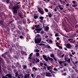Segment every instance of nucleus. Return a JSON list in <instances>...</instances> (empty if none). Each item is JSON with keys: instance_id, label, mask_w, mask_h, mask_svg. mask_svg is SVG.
Here are the masks:
<instances>
[{"instance_id": "nucleus-1", "label": "nucleus", "mask_w": 78, "mask_h": 78, "mask_svg": "<svg viewBox=\"0 0 78 78\" xmlns=\"http://www.w3.org/2000/svg\"><path fill=\"white\" fill-rule=\"evenodd\" d=\"M20 6L19 5H17L13 6V8L12 9V10L13 11V13L14 15H16L17 14V9H20Z\"/></svg>"}, {"instance_id": "nucleus-2", "label": "nucleus", "mask_w": 78, "mask_h": 78, "mask_svg": "<svg viewBox=\"0 0 78 78\" xmlns=\"http://www.w3.org/2000/svg\"><path fill=\"white\" fill-rule=\"evenodd\" d=\"M35 27L37 28L35 29V30L37 31H40L41 30V29L40 28V26L39 25H37V26L36 25H35Z\"/></svg>"}, {"instance_id": "nucleus-3", "label": "nucleus", "mask_w": 78, "mask_h": 78, "mask_svg": "<svg viewBox=\"0 0 78 78\" xmlns=\"http://www.w3.org/2000/svg\"><path fill=\"white\" fill-rule=\"evenodd\" d=\"M41 41V38H37V39H35V43L36 44H39Z\"/></svg>"}, {"instance_id": "nucleus-4", "label": "nucleus", "mask_w": 78, "mask_h": 78, "mask_svg": "<svg viewBox=\"0 0 78 78\" xmlns=\"http://www.w3.org/2000/svg\"><path fill=\"white\" fill-rule=\"evenodd\" d=\"M42 57H43V58L45 59V61H46V62L48 61V57H49V56L47 57V56L45 55H43Z\"/></svg>"}, {"instance_id": "nucleus-5", "label": "nucleus", "mask_w": 78, "mask_h": 78, "mask_svg": "<svg viewBox=\"0 0 78 78\" xmlns=\"http://www.w3.org/2000/svg\"><path fill=\"white\" fill-rule=\"evenodd\" d=\"M33 53H30V55L29 57L28 58V61H30V62H31V61L30 60L32 59V55H33Z\"/></svg>"}, {"instance_id": "nucleus-6", "label": "nucleus", "mask_w": 78, "mask_h": 78, "mask_svg": "<svg viewBox=\"0 0 78 78\" xmlns=\"http://www.w3.org/2000/svg\"><path fill=\"white\" fill-rule=\"evenodd\" d=\"M72 47V45L70 44L69 43L67 44V45L66 46V48H71Z\"/></svg>"}, {"instance_id": "nucleus-7", "label": "nucleus", "mask_w": 78, "mask_h": 78, "mask_svg": "<svg viewBox=\"0 0 78 78\" xmlns=\"http://www.w3.org/2000/svg\"><path fill=\"white\" fill-rule=\"evenodd\" d=\"M46 76H51L52 75L51 73H46Z\"/></svg>"}, {"instance_id": "nucleus-8", "label": "nucleus", "mask_w": 78, "mask_h": 78, "mask_svg": "<svg viewBox=\"0 0 78 78\" xmlns=\"http://www.w3.org/2000/svg\"><path fill=\"white\" fill-rule=\"evenodd\" d=\"M30 75L29 74H26L25 75L24 78H31V77H29Z\"/></svg>"}, {"instance_id": "nucleus-9", "label": "nucleus", "mask_w": 78, "mask_h": 78, "mask_svg": "<svg viewBox=\"0 0 78 78\" xmlns=\"http://www.w3.org/2000/svg\"><path fill=\"white\" fill-rule=\"evenodd\" d=\"M59 44V43L58 42L56 43V46L57 47H58V48H59L60 49H62V47H61V46H60L58 45Z\"/></svg>"}, {"instance_id": "nucleus-10", "label": "nucleus", "mask_w": 78, "mask_h": 78, "mask_svg": "<svg viewBox=\"0 0 78 78\" xmlns=\"http://www.w3.org/2000/svg\"><path fill=\"white\" fill-rule=\"evenodd\" d=\"M38 11L41 14H44V12H43V11L41 10L40 8H38Z\"/></svg>"}, {"instance_id": "nucleus-11", "label": "nucleus", "mask_w": 78, "mask_h": 78, "mask_svg": "<svg viewBox=\"0 0 78 78\" xmlns=\"http://www.w3.org/2000/svg\"><path fill=\"white\" fill-rule=\"evenodd\" d=\"M40 51L38 49L34 50V52H39Z\"/></svg>"}, {"instance_id": "nucleus-12", "label": "nucleus", "mask_w": 78, "mask_h": 78, "mask_svg": "<svg viewBox=\"0 0 78 78\" xmlns=\"http://www.w3.org/2000/svg\"><path fill=\"white\" fill-rule=\"evenodd\" d=\"M46 67H47V70H50V69H51V66H47Z\"/></svg>"}, {"instance_id": "nucleus-13", "label": "nucleus", "mask_w": 78, "mask_h": 78, "mask_svg": "<svg viewBox=\"0 0 78 78\" xmlns=\"http://www.w3.org/2000/svg\"><path fill=\"white\" fill-rule=\"evenodd\" d=\"M49 71L50 72H51V73H55V72H54V71H53L51 70H49Z\"/></svg>"}, {"instance_id": "nucleus-14", "label": "nucleus", "mask_w": 78, "mask_h": 78, "mask_svg": "<svg viewBox=\"0 0 78 78\" xmlns=\"http://www.w3.org/2000/svg\"><path fill=\"white\" fill-rule=\"evenodd\" d=\"M48 59H49V60H51V61H53V59L52 58H50L49 57H48Z\"/></svg>"}, {"instance_id": "nucleus-15", "label": "nucleus", "mask_w": 78, "mask_h": 78, "mask_svg": "<svg viewBox=\"0 0 78 78\" xmlns=\"http://www.w3.org/2000/svg\"><path fill=\"white\" fill-rule=\"evenodd\" d=\"M6 76L10 78L11 77V75L10 74H7L6 75Z\"/></svg>"}, {"instance_id": "nucleus-16", "label": "nucleus", "mask_w": 78, "mask_h": 78, "mask_svg": "<svg viewBox=\"0 0 78 78\" xmlns=\"http://www.w3.org/2000/svg\"><path fill=\"white\" fill-rule=\"evenodd\" d=\"M32 69L33 70H36V71L37 70V68H36V67H33V68H32Z\"/></svg>"}, {"instance_id": "nucleus-17", "label": "nucleus", "mask_w": 78, "mask_h": 78, "mask_svg": "<svg viewBox=\"0 0 78 78\" xmlns=\"http://www.w3.org/2000/svg\"><path fill=\"white\" fill-rule=\"evenodd\" d=\"M23 68L24 69H25L27 68V66L25 65H23Z\"/></svg>"}, {"instance_id": "nucleus-18", "label": "nucleus", "mask_w": 78, "mask_h": 78, "mask_svg": "<svg viewBox=\"0 0 78 78\" xmlns=\"http://www.w3.org/2000/svg\"><path fill=\"white\" fill-rule=\"evenodd\" d=\"M45 30H48L49 29V27H48V26H46V27H45Z\"/></svg>"}, {"instance_id": "nucleus-19", "label": "nucleus", "mask_w": 78, "mask_h": 78, "mask_svg": "<svg viewBox=\"0 0 78 78\" xmlns=\"http://www.w3.org/2000/svg\"><path fill=\"white\" fill-rule=\"evenodd\" d=\"M36 60H37V61H36V63H38L39 62V60L37 58H36Z\"/></svg>"}, {"instance_id": "nucleus-20", "label": "nucleus", "mask_w": 78, "mask_h": 78, "mask_svg": "<svg viewBox=\"0 0 78 78\" xmlns=\"http://www.w3.org/2000/svg\"><path fill=\"white\" fill-rule=\"evenodd\" d=\"M49 17H51L52 16L51 14L50 13H49V14H48Z\"/></svg>"}, {"instance_id": "nucleus-21", "label": "nucleus", "mask_w": 78, "mask_h": 78, "mask_svg": "<svg viewBox=\"0 0 78 78\" xmlns=\"http://www.w3.org/2000/svg\"><path fill=\"white\" fill-rule=\"evenodd\" d=\"M38 16H34V18L35 19H37Z\"/></svg>"}, {"instance_id": "nucleus-22", "label": "nucleus", "mask_w": 78, "mask_h": 78, "mask_svg": "<svg viewBox=\"0 0 78 78\" xmlns=\"http://www.w3.org/2000/svg\"><path fill=\"white\" fill-rule=\"evenodd\" d=\"M40 19L41 20H42L44 18V17L42 16L40 17H39Z\"/></svg>"}, {"instance_id": "nucleus-23", "label": "nucleus", "mask_w": 78, "mask_h": 78, "mask_svg": "<svg viewBox=\"0 0 78 78\" xmlns=\"http://www.w3.org/2000/svg\"><path fill=\"white\" fill-rule=\"evenodd\" d=\"M50 56H51V58H53L54 57V55L53 54H52Z\"/></svg>"}, {"instance_id": "nucleus-24", "label": "nucleus", "mask_w": 78, "mask_h": 78, "mask_svg": "<svg viewBox=\"0 0 78 78\" xmlns=\"http://www.w3.org/2000/svg\"><path fill=\"white\" fill-rule=\"evenodd\" d=\"M36 56L37 57L39 56V54L38 53H36Z\"/></svg>"}, {"instance_id": "nucleus-25", "label": "nucleus", "mask_w": 78, "mask_h": 78, "mask_svg": "<svg viewBox=\"0 0 78 78\" xmlns=\"http://www.w3.org/2000/svg\"><path fill=\"white\" fill-rule=\"evenodd\" d=\"M18 72H17L16 73H15V76L16 77L17 76H18Z\"/></svg>"}, {"instance_id": "nucleus-26", "label": "nucleus", "mask_w": 78, "mask_h": 78, "mask_svg": "<svg viewBox=\"0 0 78 78\" xmlns=\"http://www.w3.org/2000/svg\"><path fill=\"white\" fill-rule=\"evenodd\" d=\"M63 63V62H61V61H60L59 62V63L60 64V65H61V64Z\"/></svg>"}, {"instance_id": "nucleus-27", "label": "nucleus", "mask_w": 78, "mask_h": 78, "mask_svg": "<svg viewBox=\"0 0 78 78\" xmlns=\"http://www.w3.org/2000/svg\"><path fill=\"white\" fill-rule=\"evenodd\" d=\"M49 42L50 43H52V41L51 40H49Z\"/></svg>"}, {"instance_id": "nucleus-28", "label": "nucleus", "mask_w": 78, "mask_h": 78, "mask_svg": "<svg viewBox=\"0 0 78 78\" xmlns=\"http://www.w3.org/2000/svg\"><path fill=\"white\" fill-rule=\"evenodd\" d=\"M44 10L46 12H48V9H44Z\"/></svg>"}, {"instance_id": "nucleus-29", "label": "nucleus", "mask_w": 78, "mask_h": 78, "mask_svg": "<svg viewBox=\"0 0 78 78\" xmlns=\"http://www.w3.org/2000/svg\"><path fill=\"white\" fill-rule=\"evenodd\" d=\"M3 23V22L0 21V24H1L2 25Z\"/></svg>"}, {"instance_id": "nucleus-30", "label": "nucleus", "mask_w": 78, "mask_h": 78, "mask_svg": "<svg viewBox=\"0 0 78 78\" xmlns=\"http://www.w3.org/2000/svg\"><path fill=\"white\" fill-rule=\"evenodd\" d=\"M54 71H58V69H56V68H54Z\"/></svg>"}, {"instance_id": "nucleus-31", "label": "nucleus", "mask_w": 78, "mask_h": 78, "mask_svg": "<svg viewBox=\"0 0 78 78\" xmlns=\"http://www.w3.org/2000/svg\"><path fill=\"white\" fill-rule=\"evenodd\" d=\"M44 32L43 31H41V34H44Z\"/></svg>"}, {"instance_id": "nucleus-32", "label": "nucleus", "mask_w": 78, "mask_h": 78, "mask_svg": "<svg viewBox=\"0 0 78 78\" xmlns=\"http://www.w3.org/2000/svg\"><path fill=\"white\" fill-rule=\"evenodd\" d=\"M63 65H64V66H67V64L66 63H63Z\"/></svg>"}, {"instance_id": "nucleus-33", "label": "nucleus", "mask_w": 78, "mask_h": 78, "mask_svg": "<svg viewBox=\"0 0 78 78\" xmlns=\"http://www.w3.org/2000/svg\"><path fill=\"white\" fill-rule=\"evenodd\" d=\"M77 6V5H72V6L74 7Z\"/></svg>"}, {"instance_id": "nucleus-34", "label": "nucleus", "mask_w": 78, "mask_h": 78, "mask_svg": "<svg viewBox=\"0 0 78 78\" xmlns=\"http://www.w3.org/2000/svg\"><path fill=\"white\" fill-rule=\"evenodd\" d=\"M70 59H69V60H68V62H69V63H70Z\"/></svg>"}, {"instance_id": "nucleus-35", "label": "nucleus", "mask_w": 78, "mask_h": 78, "mask_svg": "<svg viewBox=\"0 0 78 78\" xmlns=\"http://www.w3.org/2000/svg\"><path fill=\"white\" fill-rule=\"evenodd\" d=\"M43 65V63H40V65L41 66H42Z\"/></svg>"}, {"instance_id": "nucleus-36", "label": "nucleus", "mask_w": 78, "mask_h": 78, "mask_svg": "<svg viewBox=\"0 0 78 78\" xmlns=\"http://www.w3.org/2000/svg\"><path fill=\"white\" fill-rule=\"evenodd\" d=\"M43 69H44V70H47V68L45 66H44L43 68Z\"/></svg>"}, {"instance_id": "nucleus-37", "label": "nucleus", "mask_w": 78, "mask_h": 78, "mask_svg": "<svg viewBox=\"0 0 78 78\" xmlns=\"http://www.w3.org/2000/svg\"><path fill=\"white\" fill-rule=\"evenodd\" d=\"M47 48H48L49 49H51V48L49 46H47Z\"/></svg>"}, {"instance_id": "nucleus-38", "label": "nucleus", "mask_w": 78, "mask_h": 78, "mask_svg": "<svg viewBox=\"0 0 78 78\" xmlns=\"http://www.w3.org/2000/svg\"><path fill=\"white\" fill-rule=\"evenodd\" d=\"M55 37H58V35L57 34H55Z\"/></svg>"}, {"instance_id": "nucleus-39", "label": "nucleus", "mask_w": 78, "mask_h": 78, "mask_svg": "<svg viewBox=\"0 0 78 78\" xmlns=\"http://www.w3.org/2000/svg\"><path fill=\"white\" fill-rule=\"evenodd\" d=\"M23 38V37L22 36H20V38Z\"/></svg>"}, {"instance_id": "nucleus-40", "label": "nucleus", "mask_w": 78, "mask_h": 78, "mask_svg": "<svg viewBox=\"0 0 78 78\" xmlns=\"http://www.w3.org/2000/svg\"><path fill=\"white\" fill-rule=\"evenodd\" d=\"M9 0H6V2L7 3H8L9 2Z\"/></svg>"}, {"instance_id": "nucleus-41", "label": "nucleus", "mask_w": 78, "mask_h": 78, "mask_svg": "<svg viewBox=\"0 0 78 78\" xmlns=\"http://www.w3.org/2000/svg\"><path fill=\"white\" fill-rule=\"evenodd\" d=\"M54 60H55V62H56L57 61V59H56L54 57Z\"/></svg>"}, {"instance_id": "nucleus-42", "label": "nucleus", "mask_w": 78, "mask_h": 78, "mask_svg": "<svg viewBox=\"0 0 78 78\" xmlns=\"http://www.w3.org/2000/svg\"><path fill=\"white\" fill-rule=\"evenodd\" d=\"M57 40H59V37H57L56 38Z\"/></svg>"}, {"instance_id": "nucleus-43", "label": "nucleus", "mask_w": 78, "mask_h": 78, "mask_svg": "<svg viewBox=\"0 0 78 78\" xmlns=\"http://www.w3.org/2000/svg\"><path fill=\"white\" fill-rule=\"evenodd\" d=\"M5 54H3L2 55V57H4L5 56Z\"/></svg>"}, {"instance_id": "nucleus-44", "label": "nucleus", "mask_w": 78, "mask_h": 78, "mask_svg": "<svg viewBox=\"0 0 78 78\" xmlns=\"http://www.w3.org/2000/svg\"><path fill=\"white\" fill-rule=\"evenodd\" d=\"M76 28H78V25H76L75 26Z\"/></svg>"}, {"instance_id": "nucleus-45", "label": "nucleus", "mask_w": 78, "mask_h": 78, "mask_svg": "<svg viewBox=\"0 0 78 78\" xmlns=\"http://www.w3.org/2000/svg\"><path fill=\"white\" fill-rule=\"evenodd\" d=\"M59 9H60V10H63V8H61V7L59 8Z\"/></svg>"}, {"instance_id": "nucleus-46", "label": "nucleus", "mask_w": 78, "mask_h": 78, "mask_svg": "<svg viewBox=\"0 0 78 78\" xmlns=\"http://www.w3.org/2000/svg\"><path fill=\"white\" fill-rule=\"evenodd\" d=\"M64 54L62 55L61 57L63 58V57H64Z\"/></svg>"}, {"instance_id": "nucleus-47", "label": "nucleus", "mask_w": 78, "mask_h": 78, "mask_svg": "<svg viewBox=\"0 0 78 78\" xmlns=\"http://www.w3.org/2000/svg\"><path fill=\"white\" fill-rule=\"evenodd\" d=\"M75 53V52H73L72 53V55H74Z\"/></svg>"}, {"instance_id": "nucleus-48", "label": "nucleus", "mask_w": 78, "mask_h": 78, "mask_svg": "<svg viewBox=\"0 0 78 78\" xmlns=\"http://www.w3.org/2000/svg\"><path fill=\"white\" fill-rule=\"evenodd\" d=\"M44 66H47V64H45V63L44 64Z\"/></svg>"}, {"instance_id": "nucleus-49", "label": "nucleus", "mask_w": 78, "mask_h": 78, "mask_svg": "<svg viewBox=\"0 0 78 78\" xmlns=\"http://www.w3.org/2000/svg\"><path fill=\"white\" fill-rule=\"evenodd\" d=\"M69 56L70 57H72L73 56V55L71 54H70Z\"/></svg>"}, {"instance_id": "nucleus-50", "label": "nucleus", "mask_w": 78, "mask_h": 78, "mask_svg": "<svg viewBox=\"0 0 78 78\" xmlns=\"http://www.w3.org/2000/svg\"><path fill=\"white\" fill-rule=\"evenodd\" d=\"M58 7H59V8H61V5H58Z\"/></svg>"}, {"instance_id": "nucleus-51", "label": "nucleus", "mask_w": 78, "mask_h": 78, "mask_svg": "<svg viewBox=\"0 0 78 78\" xmlns=\"http://www.w3.org/2000/svg\"><path fill=\"white\" fill-rule=\"evenodd\" d=\"M75 2V1H73V4H74Z\"/></svg>"}, {"instance_id": "nucleus-52", "label": "nucleus", "mask_w": 78, "mask_h": 78, "mask_svg": "<svg viewBox=\"0 0 78 78\" xmlns=\"http://www.w3.org/2000/svg\"><path fill=\"white\" fill-rule=\"evenodd\" d=\"M64 49L65 50H67V48H64Z\"/></svg>"}, {"instance_id": "nucleus-53", "label": "nucleus", "mask_w": 78, "mask_h": 78, "mask_svg": "<svg viewBox=\"0 0 78 78\" xmlns=\"http://www.w3.org/2000/svg\"><path fill=\"white\" fill-rule=\"evenodd\" d=\"M71 40H72V39L69 38V39L68 41H71Z\"/></svg>"}, {"instance_id": "nucleus-54", "label": "nucleus", "mask_w": 78, "mask_h": 78, "mask_svg": "<svg viewBox=\"0 0 78 78\" xmlns=\"http://www.w3.org/2000/svg\"><path fill=\"white\" fill-rule=\"evenodd\" d=\"M20 75H19V76H18V78H20Z\"/></svg>"}, {"instance_id": "nucleus-55", "label": "nucleus", "mask_w": 78, "mask_h": 78, "mask_svg": "<svg viewBox=\"0 0 78 78\" xmlns=\"http://www.w3.org/2000/svg\"><path fill=\"white\" fill-rule=\"evenodd\" d=\"M48 36H45V38H48Z\"/></svg>"}, {"instance_id": "nucleus-56", "label": "nucleus", "mask_w": 78, "mask_h": 78, "mask_svg": "<svg viewBox=\"0 0 78 78\" xmlns=\"http://www.w3.org/2000/svg\"><path fill=\"white\" fill-rule=\"evenodd\" d=\"M66 73H64V76H66Z\"/></svg>"}, {"instance_id": "nucleus-57", "label": "nucleus", "mask_w": 78, "mask_h": 78, "mask_svg": "<svg viewBox=\"0 0 78 78\" xmlns=\"http://www.w3.org/2000/svg\"><path fill=\"white\" fill-rule=\"evenodd\" d=\"M54 11H57L56 9V8L55 9H54Z\"/></svg>"}, {"instance_id": "nucleus-58", "label": "nucleus", "mask_w": 78, "mask_h": 78, "mask_svg": "<svg viewBox=\"0 0 78 78\" xmlns=\"http://www.w3.org/2000/svg\"><path fill=\"white\" fill-rule=\"evenodd\" d=\"M2 78H8L7 77H5L3 76L2 77Z\"/></svg>"}, {"instance_id": "nucleus-59", "label": "nucleus", "mask_w": 78, "mask_h": 78, "mask_svg": "<svg viewBox=\"0 0 78 78\" xmlns=\"http://www.w3.org/2000/svg\"><path fill=\"white\" fill-rule=\"evenodd\" d=\"M37 78H41V77L39 76H37Z\"/></svg>"}, {"instance_id": "nucleus-60", "label": "nucleus", "mask_w": 78, "mask_h": 78, "mask_svg": "<svg viewBox=\"0 0 78 78\" xmlns=\"http://www.w3.org/2000/svg\"><path fill=\"white\" fill-rule=\"evenodd\" d=\"M31 76L33 77L34 76V74H32V75H31Z\"/></svg>"}, {"instance_id": "nucleus-61", "label": "nucleus", "mask_w": 78, "mask_h": 78, "mask_svg": "<svg viewBox=\"0 0 78 78\" xmlns=\"http://www.w3.org/2000/svg\"><path fill=\"white\" fill-rule=\"evenodd\" d=\"M78 63V62H75V64H76Z\"/></svg>"}, {"instance_id": "nucleus-62", "label": "nucleus", "mask_w": 78, "mask_h": 78, "mask_svg": "<svg viewBox=\"0 0 78 78\" xmlns=\"http://www.w3.org/2000/svg\"><path fill=\"white\" fill-rule=\"evenodd\" d=\"M69 5V4H66V6H68Z\"/></svg>"}, {"instance_id": "nucleus-63", "label": "nucleus", "mask_w": 78, "mask_h": 78, "mask_svg": "<svg viewBox=\"0 0 78 78\" xmlns=\"http://www.w3.org/2000/svg\"><path fill=\"white\" fill-rule=\"evenodd\" d=\"M42 44V45H45V44Z\"/></svg>"}, {"instance_id": "nucleus-64", "label": "nucleus", "mask_w": 78, "mask_h": 78, "mask_svg": "<svg viewBox=\"0 0 78 78\" xmlns=\"http://www.w3.org/2000/svg\"><path fill=\"white\" fill-rule=\"evenodd\" d=\"M20 17L21 18L22 17V15H20Z\"/></svg>"}]
</instances>
